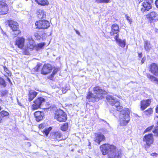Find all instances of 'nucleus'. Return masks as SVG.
Wrapping results in <instances>:
<instances>
[{
	"instance_id": "f257e3e1",
	"label": "nucleus",
	"mask_w": 158,
	"mask_h": 158,
	"mask_svg": "<svg viewBox=\"0 0 158 158\" xmlns=\"http://www.w3.org/2000/svg\"><path fill=\"white\" fill-rule=\"evenodd\" d=\"M103 155L108 154V158H121V152L113 145L105 144L100 147Z\"/></svg>"
},
{
	"instance_id": "f03ea898",
	"label": "nucleus",
	"mask_w": 158,
	"mask_h": 158,
	"mask_svg": "<svg viewBox=\"0 0 158 158\" xmlns=\"http://www.w3.org/2000/svg\"><path fill=\"white\" fill-rule=\"evenodd\" d=\"M93 93L89 92L86 98L89 102H94L102 99L107 94V92L101 89L100 87L96 86L93 89Z\"/></svg>"
},
{
	"instance_id": "7ed1b4c3",
	"label": "nucleus",
	"mask_w": 158,
	"mask_h": 158,
	"mask_svg": "<svg viewBox=\"0 0 158 158\" xmlns=\"http://www.w3.org/2000/svg\"><path fill=\"white\" fill-rule=\"evenodd\" d=\"M130 111L128 109H126L120 113L119 116V124L121 126H125L130 120Z\"/></svg>"
},
{
	"instance_id": "20e7f679",
	"label": "nucleus",
	"mask_w": 158,
	"mask_h": 158,
	"mask_svg": "<svg viewBox=\"0 0 158 158\" xmlns=\"http://www.w3.org/2000/svg\"><path fill=\"white\" fill-rule=\"evenodd\" d=\"M26 40L25 47L24 48L23 50L26 52L27 54H28L29 50L31 51L33 50L35 44V41L31 36H28Z\"/></svg>"
},
{
	"instance_id": "39448f33",
	"label": "nucleus",
	"mask_w": 158,
	"mask_h": 158,
	"mask_svg": "<svg viewBox=\"0 0 158 158\" xmlns=\"http://www.w3.org/2000/svg\"><path fill=\"white\" fill-rule=\"evenodd\" d=\"M54 118L59 122H65L67 120V115L62 110H57L55 112Z\"/></svg>"
},
{
	"instance_id": "423d86ee",
	"label": "nucleus",
	"mask_w": 158,
	"mask_h": 158,
	"mask_svg": "<svg viewBox=\"0 0 158 158\" xmlns=\"http://www.w3.org/2000/svg\"><path fill=\"white\" fill-rule=\"evenodd\" d=\"M7 23L10 29L15 32V35H17L21 33L20 30H18L19 25L16 22L10 20L8 21Z\"/></svg>"
},
{
	"instance_id": "0eeeda50",
	"label": "nucleus",
	"mask_w": 158,
	"mask_h": 158,
	"mask_svg": "<svg viewBox=\"0 0 158 158\" xmlns=\"http://www.w3.org/2000/svg\"><path fill=\"white\" fill-rule=\"evenodd\" d=\"M36 27L39 29H47L50 26L49 21L46 20H40L35 23Z\"/></svg>"
},
{
	"instance_id": "6e6552de",
	"label": "nucleus",
	"mask_w": 158,
	"mask_h": 158,
	"mask_svg": "<svg viewBox=\"0 0 158 158\" xmlns=\"http://www.w3.org/2000/svg\"><path fill=\"white\" fill-rule=\"evenodd\" d=\"M45 102V100L43 98L39 97L33 102V104L31 106L32 110H35L40 107L42 103Z\"/></svg>"
},
{
	"instance_id": "1a4fd4ad",
	"label": "nucleus",
	"mask_w": 158,
	"mask_h": 158,
	"mask_svg": "<svg viewBox=\"0 0 158 158\" xmlns=\"http://www.w3.org/2000/svg\"><path fill=\"white\" fill-rule=\"evenodd\" d=\"M143 141L148 146H150L154 141L153 135L152 134L146 135L143 138Z\"/></svg>"
},
{
	"instance_id": "9d476101",
	"label": "nucleus",
	"mask_w": 158,
	"mask_h": 158,
	"mask_svg": "<svg viewBox=\"0 0 158 158\" xmlns=\"http://www.w3.org/2000/svg\"><path fill=\"white\" fill-rule=\"evenodd\" d=\"M8 10V7L5 1L3 0H0V14H6L7 13Z\"/></svg>"
},
{
	"instance_id": "9b49d317",
	"label": "nucleus",
	"mask_w": 158,
	"mask_h": 158,
	"mask_svg": "<svg viewBox=\"0 0 158 158\" xmlns=\"http://www.w3.org/2000/svg\"><path fill=\"white\" fill-rule=\"evenodd\" d=\"M52 66L48 64H44L41 70V73L46 75L50 73L52 69Z\"/></svg>"
},
{
	"instance_id": "f8f14e48",
	"label": "nucleus",
	"mask_w": 158,
	"mask_h": 158,
	"mask_svg": "<svg viewBox=\"0 0 158 158\" xmlns=\"http://www.w3.org/2000/svg\"><path fill=\"white\" fill-rule=\"evenodd\" d=\"M152 5L148 2H144L142 3L141 10L144 12L149 10L152 8Z\"/></svg>"
},
{
	"instance_id": "ddd939ff",
	"label": "nucleus",
	"mask_w": 158,
	"mask_h": 158,
	"mask_svg": "<svg viewBox=\"0 0 158 158\" xmlns=\"http://www.w3.org/2000/svg\"><path fill=\"white\" fill-rule=\"evenodd\" d=\"M150 71L155 75L158 76V66L156 64L153 63L150 65Z\"/></svg>"
},
{
	"instance_id": "4468645a",
	"label": "nucleus",
	"mask_w": 158,
	"mask_h": 158,
	"mask_svg": "<svg viewBox=\"0 0 158 158\" xmlns=\"http://www.w3.org/2000/svg\"><path fill=\"white\" fill-rule=\"evenodd\" d=\"M105 139V137L103 134L101 133H98L95 134L94 140L99 144L100 142L104 140Z\"/></svg>"
},
{
	"instance_id": "2eb2a0df",
	"label": "nucleus",
	"mask_w": 158,
	"mask_h": 158,
	"mask_svg": "<svg viewBox=\"0 0 158 158\" xmlns=\"http://www.w3.org/2000/svg\"><path fill=\"white\" fill-rule=\"evenodd\" d=\"M25 40L24 38L19 37L16 41V44L19 48H22L24 46Z\"/></svg>"
},
{
	"instance_id": "dca6fc26",
	"label": "nucleus",
	"mask_w": 158,
	"mask_h": 158,
	"mask_svg": "<svg viewBox=\"0 0 158 158\" xmlns=\"http://www.w3.org/2000/svg\"><path fill=\"white\" fill-rule=\"evenodd\" d=\"M151 102V100H143L141 102V109L143 110L149 106Z\"/></svg>"
},
{
	"instance_id": "f3484780",
	"label": "nucleus",
	"mask_w": 158,
	"mask_h": 158,
	"mask_svg": "<svg viewBox=\"0 0 158 158\" xmlns=\"http://www.w3.org/2000/svg\"><path fill=\"white\" fill-rule=\"evenodd\" d=\"M119 32V27L118 25L116 24L112 25L111 27V31L110 32V35L111 36H113L115 34L116 35H118V33Z\"/></svg>"
},
{
	"instance_id": "a211bd4d",
	"label": "nucleus",
	"mask_w": 158,
	"mask_h": 158,
	"mask_svg": "<svg viewBox=\"0 0 158 158\" xmlns=\"http://www.w3.org/2000/svg\"><path fill=\"white\" fill-rule=\"evenodd\" d=\"M114 39L116 41L117 43L122 48H124L126 45V42L125 40H122L118 38V35H116L114 37Z\"/></svg>"
},
{
	"instance_id": "6ab92c4d",
	"label": "nucleus",
	"mask_w": 158,
	"mask_h": 158,
	"mask_svg": "<svg viewBox=\"0 0 158 158\" xmlns=\"http://www.w3.org/2000/svg\"><path fill=\"white\" fill-rule=\"evenodd\" d=\"M147 18L150 20H158V15L155 11H152L147 15Z\"/></svg>"
},
{
	"instance_id": "aec40b11",
	"label": "nucleus",
	"mask_w": 158,
	"mask_h": 158,
	"mask_svg": "<svg viewBox=\"0 0 158 158\" xmlns=\"http://www.w3.org/2000/svg\"><path fill=\"white\" fill-rule=\"evenodd\" d=\"M44 113L43 112L37 111L34 114V116L37 122H39L41 120L44 116Z\"/></svg>"
},
{
	"instance_id": "412c9836",
	"label": "nucleus",
	"mask_w": 158,
	"mask_h": 158,
	"mask_svg": "<svg viewBox=\"0 0 158 158\" xmlns=\"http://www.w3.org/2000/svg\"><path fill=\"white\" fill-rule=\"evenodd\" d=\"M37 93L33 90L29 91L28 94V99L29 101H32L34 98L36 96Z\"/></svg>"
},
{
	"instance_id": "4be33fe9",
	"label": "nucleus",
	"mask_w": 158,
	"mask_h": 158,
	"mask_svg": "<svg viewBox=\"0 0 158 158\" xmlns=\"http://www.w3.org/2000/svg\"><path fill=\"white\" fill-rule=\"evenodd\" d=\"M37 15L39 19H42L45 17L46 12L43 10L39 9L37 12Z\"/></svg>"
},
{
	"instance_id": "5701e85b",
	"label": "nucleus",
	"mask_w": 158,
	"mask_h": 158,
	"mask_svg": "<svg viewBox=\"0 0 158 158\" xmlns=\"http://www.w3.org/2000/svg\"><path fill=\"white\" fill-rule=\"evenodd\" d=\"M106 99L109 103L112 106H114V103L116 102L117 99L111 96H108L106 97Z\"/></svg>"
},
{
	"instance_id": "b1692460",
	"label": "nucleus",
	"mask_w": 158,
	"mask_h": 158,
	"mask_svg": "<svg viewBox=\"0 0 158 158\" xmlns=\"http://www.w3.org/2000/svg\"><path fill=\"white\" fill-rule=\"evenodd\" d=\"M35 2L39 4L42 6L48 5V2L47 0H35Z\"/></svg>"
},
{
	"instance_id": "393cba45",
	"label": "nucleus",
	"mask_w": 158,
	"mask_h": 158,
	"mask_svg": "<svg viewBox=\"0 0 158 158\" xmlns=\"http://www.w3.org/2000/svg\"><path fill=\"white\" fill-rule=\"evenodd\" d=\"M145 49L146 51L149 52L151 48V46L149 42L145 41L144 45Z\"/></svg>"
},
{
	"instance_id": "a878e982",
	"label": "nucleus",
	"mask_w": 158,
	"mask_h": 158,
	"mask_svg": "<svg viewBox=\"0 0 158 158\" xmlns=\"http://www.w3.org/2000/svg\"><path fill=\"white\" fill-rule=\"evenodd\" d=\"M61 134L60 133L56 132L54 133L53 137L57 140H60L61 139Z\"/></svg>"
},
{
	"instance_id": "bb28decb",
	"label": "nucleus",
	"mask_w": 158,
	"mask_h": 158,
	"mask_svg": "<svg viewBox=\"0 0 158 158\" xmlns=\"http://www.w3.org/2000/svg\"><path fill=\"white\" fill-rule=\"evenodd\" d=\"M45 45V44L44 43H39L35 45V48L36 50L38 51L43 48Z\"/></svg>"
},
{
	"instance_id": "cd10ccee",
	"label": "nucleus",
	"mask_w": 158,
	"mask_h": 158,
	"mask_svg": "<svg viewBox=\"0 0 158 158\" xmlns=\"http://www.w3.org/2000/svg\"><path fill=\"white\" fill-rule=\"evenodd\" d=\"M147 76L148 78L151 81L154 82H158V79L156 77H155L152 75H151L149 74H147Z\"/></svg>"
},
{
	"instance_id": "c85d7f7f",
	"label": "nucleus",
	"mask_w": 158,
	"mask_h": 158,
	"mask_svg": "<svg viewBox=\"0 0 158 158\" xmlns=\"http://www.w3.org/2000/svg\"><path fill=\"white\" fill-rule=\"evenodd\" d=\"M153 111L151 108H149L144 111V114L147 115H149L152 113Z\"/></svg>"
},
{
	"instance_id": "c756f323",
	"label": "nucleus",
	"mask_w": 158,
	"mask_h": 158,
	"mask_svg": "<svg viewBox=\"0 0 158 158\" xmlns=\"http://www.w3.org/2000/svg\"><path fill=\"white\" fill-rule=\"evenodd\" d=\"M0 115L3 118L4 117L8 116L9 115V113L6 111L2 110L0 112Z\"/></svg>"
},
{
	"instance_id": "7c9ffc66",
	"label": "nucleus",
	"mask_w": 158,
	"mask_h": 158,
	"mask_svg": "<svg viewBox=\"0 0 158 158\" xmlns=\"http://www.w3.org/2000/svg\"><path fill=\"white\" fill-rule=\"evenodd\" d=\"M110 0H96L95 2L97 3H106L109 2Z\"/></svg>"
},
{
	"instance_id": "2f4dec72",
	"label": "nucleus",
	"mask_w": 158,
	"mask_h": 158,
	"mask_svg": "<svg viewBox=\"0 0 158 158\" xmlns=\"http://www.w3.org/2000/svg\"><path fill=\"white\" fill-rule=\"evenodd\" d=\"M68 125L67 123H65L61 127V129L63 131H66L68 128Z\"/></svg>"
},
{
	"instance_id": "473e14b6",
	"label": "nucleus",
	"mask_w": 158,
	"mask_h": 158,
	"mask_svg": "<svg viewBox=\"0 0 158 158\" xmlns=\"http://www.w3.org/2000/svg\"><path fill=\"white\" fill-rule=\"evenodd\" d=\"M51 130V127H49L47 129H45L44 131V133L45 134L46 136H47Z\"/></svg>"
},
{
	"instance_id": "72a5a7b5",
	"label": "nucleus",
	"mask_w": 158,
	"mask_h": 158,
	"mask_svg": "<svg viewBox=\"0 0 158 158\" xmlns=\"http://www.w3.org/2000/svg\"><path fill=\"white\" fill-rule=\"evenodd\" d=\"M154 127L153 125L151 126L148 127L144 131V133H146L147 132H148L150 131Z\"/></svg>"
},
{
	"instance_id": "f704fd0d",
	"label": "nucleus",
	"mask_w": 158,
	"mask_h": 158,
	"mask_svg": "<svg viewBox=\"0 0 158 158\" xmlns=\"http://www.w3.org/2000/svg\"><path fill=\"white\" fill-rule=\"evenodd\" d=\"M0 85H2L4 87L6 86L5 81L4 79L2 78H0Z\"/></svg>"
},
{
	"instance_id": "c9c22d12",
	"label": "nucleus",
	"mask_w": 158,
	"mask_h": 158,
	"mask_svg": "<svg viewBox=\"0 0 158 158\" xmlns=\"http://www.w3.org/2000/svg\"><path fill=\"white\" fill-rule=\"evenodd\" d=\"M157 126L156 127L155 130L153 131V132L156 135L158 136V122L157 123Z\"/></svg>"
},
{
	"instance_id": "e433bc0d",
	"label": "nucleus",
	"mask_w": 158,
	"mask_h": 158,
	"mask_svg": "<svg viewBox=\"0 0 158 158\" xmlns=\"http://www.w3.org/2000/svg\"><path fill=\"white\" fill-rule=\"evenodd\" d=\"M116 108L117 111L121 112V113L124 110H122L123 107L122 106H119L117 107Z\"/></svg>"
},
{
	"instance_id": "4c0bfd02",
	"label": "nucleus",
	"mask_w": 158,
	"mask_h": 158,
	"mask_svg": "<svg viewBox=\"0 0 158 158\" xmlns=\"http://www.w3.org/2000/svg\"><path fill=\"white\" fill-rule=\"evenodd\" d=\"M125 17L128 22L130 23V24H131L132 22L131 19V18L127 15H125Z\"/></svg>"
},
{
	"instance_id": "58836bf2",
	"label": "nucleus",
	"mask_w": 158,
	"mask_h": 158,
	"mask_svg": "<svg viewBox=\"0 0 158 158\" xmlns=\"http://www.w3.org/2000/svg\"><path fill=\"white\" fill-rule=\"evenodd\" d=\"M41 65V64H38L37 65V66L34 69L35 71H37L39 69Z\"/></svg>"
},
{
	"instance_id": "ea45409f",
	"label": "nucleus",
	"mask_w": 158,
	"mask_h": 158,
	"mask_svg": "<svg viewBox=\"0 0 158 158\" xmlns=\"http://www.w3.org/2000/svg\"><path fill=\"white\" fill-rule=\"evenodd\" d=\"M114 106L115 107V108H116L117 107L120 106V102H118L117 100L116 102H114Z\"/></svg>"
},
{
	"instance_id": "a19ab883",
	"label": "nucleus",
	"mask_w": 158,
	"mask_h": 158,
	"mask_svg": "<svg viewBox=\"0 0 158 158\" xmlns=\"http://www.w3.org/2000/svg\"><path fill=\"white\" fill-rule=\"evenodd\" d=\"M44 126V124H40L39 126V127L40 129H41L43 128Z\"/></svg>"
},
{
	"instance_id": "79ce46f5",
	"label": "nucleus",
	"mask_w": 158,
	"mask_h": 158,
	"mask_svg": "<svg viewBox=\"0 0 158 158\" xmlns=\"http://www.w3.org/2000/svg\"><path fill=\"white\" fill-rule=\"evenodd\" d=\"M34 35H35V37H36L37 38H38V39L39 38L40 36H39V35H38V33H35L34 34Z\"/></svg>"
},
{
	"instance_id": "37998d69",
	"label": "nucleus",
	"mask_w": 158,
	"mask_h": 158,
	"mask_svg": "<svg viewBox=\"0 0 158 158\" xmlns=\"http://www.w3.org/2000/svg\"><path fill=\"white\" fill-rule=\"evenodd\" d=\"M62 91L63 93L64 94L66 92L67 90L66 89H64V88H63L62 89Z\"/></svg>"
},
{
	"instance_id": "c03bdc74",
	"label": "nucleus",
	"mask_w": 158,
	"mask_h": 158,
	"mask_svg": "<svg viewBox=\"0 0 158 158\" xmlns=\"http://www.w3.org/2000/svg\"><path fill=\"white\" fill-rule=\"evenodd\" d=\"M146 58L144 57H143L142 58V59L141 60V63L142 64H143L144 63V61H145Z\"/></svg>"
},
{
	"instance_id": "a18cd8bd",
	"label": "nucleus",
	"mask_w": 158,
	"mask_h": 158,
	"mask_svg": "<svg viewBox=\"0 0 158 158\" xmlns=\"http://www.w3.org/2000/svg\"><path fill=\"white\" fill-rule=\"evenodd\" d=\"M151 155L152 156H156L158 155L156 153H152V154H151Z\"/></svg>"
},
{
	"instance_id": "49530a36",
	"label": "nucleus",
	"mask_w": 158,
	"mask_h": 158,
	"mask_svg": "<svg viewBox=\"0 0 158 158\" xmlns=\"http://www.w3.org/2000/svg\"><path fill=\"white\" fill-rule=\"evenodd\" d=\"M4 71L6 73H8V69H7V68H6V67H4Z\"/></svg>"
},
{
	"instance_id": "de8ad7c7",
	"label": "nucleus",
	"mask_w": 158,
	"mask_h": 158,
	"mask_svg": "<svg viewBox=\"0 0 158 158\" xmlns=\"http://www.w3.org/2000/svg\"><path fill=\"white\" fill-rule=\"evenodd\" d=\"M2 119H3V118L1 116V115H0V123H1L2 122V121H3Z\"/></svg>"
},
{
	"instance_id": "09e8293b",
	"label": "nucleus",
	"mask_w": 158,
	"mask_h": 158,
	"mask_svg": "<svg viewBox=\"0 0 158 158\" xmlns=\"http://www.w3.org/2000/svg\"><path fill=\"white\" fill-rule=\"evenodd\" d=\"M155 3L156 7L158 8V0H156V1Z\"/></svg>"
},
{
	"instance_id": "8fccbe9b",
	"label": "nucleus",
	"mask_w": 158,
	"mask_h": 158,
	"mask_svg": "<svg viewBox=\"0 0 158 158\" xmlns=\"http://www.w3.org/2000/svg\"><path fill=\"white\" fill-rule=\"evenodd\" d=\"M57 72V70H56V69H55V70H54L53 71V73H52V74H53V75H55V73H56Z\"/></svg>"
},
{
	"instance_id": "3c124183",
	"label": "nucleus",
	"mask_w": 158,
	"mask_h": 158,
	"mask_svg": "<svg viewBox=\"0 0 158 158\" xmlns=\"http://www.w3.org/2000/svg\"><path fill=\"white\" fill-rule=\"evenodd\" d=\"M138 56L139 57V58H141L142 56V53H139V54H138Z\"/></svg>"
},
{
	"instance_id": "603ef678",
	"label": "nucleus",
	"mask_w": 158,
	"mask_h": 158,
	"mask_svg": "<svg viewBox=\"0 0 158 158\" xmlns=\"http://www.w3.org/2000/svg\"><path fill=\"white\" fill-rule=\"evenodd\" d=\"M156 112L157 113H158V105L157 106V107L156 108Z\"/></svg>"
},
{
	"instance_id": "864d4df0",
	"label": "nucleus",
	"mask_w": 158,
	"mask_h": 158,
	"mask_svg": "<svg viewBox=\"0 0 158 158\" xmlns=\"http://www.w3.org/2000/svg\"><path fill=\"white\" fill-rule=\"evenodd\" d=\"M7 80L10 83H11V81L10 80V79L9 78H8V77L7 78Z\"/></svg>"
},
{
	"instance_id": "5fc2aeb1",
	"label": "nucleus",
	"mask_w": 158,
	"mask_h": 158,
	"mask_svg": "<svg viewBox=\"0 0 158 158\" xmlns=\"http://www.w3.org/2000/svg\"><path fill=\"white\" fill-rule=\"evenodd\" d=\"M76 31V33L77 34H78L79 35H80V32H79L78 31Z\"/></svg>"
},
{
	"instance_id": "6e6d98bb",
	"label": "nucleus",
	"mask_w": 158,
	"mask_h": 158,
	"mask_svg": "<svg viewBox=\"0 0 158 158\" xmlns=\"http://www.w3.org/2000/svg\"><path fill=\"white\" fill-rule=\"evenodd\" d=\"M156 33H158V29H156Z\"/></svg>"
},
{
	"instance_id": "4d7b16f0",
	"label": "nucleus",
	"mask_w": 158,
	"mask_h": 158,
	"mask_svg": "<svg viewBox=\"0 0 158 158\" xmlns=\"http://www.w3.org/2000/svg\"><path fill=\"white\" fill-rule=\"evenodd\" d=\"M1 106H0V110H1Z\"/></svg>"
}]
</instances>
